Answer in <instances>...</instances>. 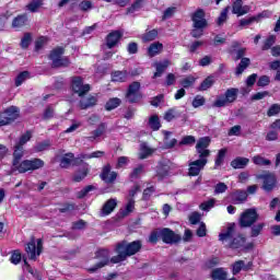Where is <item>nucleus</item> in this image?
I'll use <instances>...</instances> for the list:
<instances>
[{
  "label": "nucleus",
  "instance_id": "obj_1",
  "mask_svg": "<svg viewBox=\"0 0 280 280\" xmlns=\"http://www.w3.org/2000/svg\"><path fill=\"white\" fill-rule=\"evenodd\" d=\"M219 242L226 244L225 248H230V250L247 253V250L255 248V243L246 244V235L242 233L235 235V223H229L226 230L219 234Z\"/></svg>",
  "mask_w": 280,
  "mask_h": 280
},
{
  "label": "nucleus",
  "instance_id": "obj_2",
  "mask_svg": "<svg viewBox=\"0 0 280 280\" xmlns=\"http://www.w3.org/2000/svg\"><path fill=\"white\" fill-rule=\"evenodd\" d=\"M143 248V242L141 240H137L128 243V241L124 240L116 244V256L110 258L112 264H121V261H126L128 257H132L137 255V253H141Z\"/></svg>",
  "mask_w": 280,
  "mask_h": 280
},
{
  "label": "nucleus",
  "instance_id": "obj_3",
  "mask_svg": "<svg viewBox=\"0 0 280 280\" xmlns=\"http://www.w3.org/2000/svg\"><path fill=\"white\" fill-rule=\"evenodd\" d=\"M207 14L203 9H197L191 14L192 30L190 36L192 38H202L205 36V30L209 27V22L206 19Z\"/></svg>",
  "mask_w": 280,
  "mask_h": 280
},
{
  "label": "nucleus",
  "instance_id": "obj_4",
  "mask_svg": "<svg viewBox=\"0 0 280 280\" xmlns=\"http://www.w3.org/2000/svg\"><path fill=\"white\" fill-rule=\"evenodd\" d=\"M65 56V47L57 46L49 52V60H51V69H60V68H67L71 65V60H69V57H62Z\"/></svg>",
  "mask_w": 280,
  "mask_h": 280
},
{
  "label": "nucleus",
  "instance_id": "obj_5",
  "mask_svg": "<svg viewBox=\"0 0 280 280\" xmlns=\"http://www.w3.org/2000/svg\"><path fill=\"white\" fill-rule=\"evenodd\" d=\"M238 93L240 89L237 88L228 89L224 94L217 96V100L213 102L214 108H224L229 104H233L237 101Z\"/></svg>",
  "mask_w": 280,
  "mask_h": 280
},
{
  "label": "nucleus",
  "instance_id": "obj_6",
  "mask_svg": "<svg viewBox=\"0 0 280 280\" xmlns=\"http://www.w3.org/2000/svg\"><path fill=\"white\" fill-rule=\"evenodd\" d=\"M125 100L128 104H139L143 100V93L141 92V82H131L125 93Z\"/></svg>",
  "mask_w": 280,
  "mask_h": 280
},
{
  "label": "nucleus",
  "instance_id": "obj_7",
  "mask_svg": "<svg viewBox=\"0 0 280 280\" xmlns=\"http://www.w3.org/2000/svg\"><path fill=\"white\" fill-rule=\"evenodd\" d=\"M21 117V109L18 106H10L0 113V128L2 126H10V124H14V120Z\"/></svg>",
  "mask_w": 280,
  "mask_h": 280
},
{
  "label": "nucleus",
  "instance_id": "obj_8",
  "mask_svg": "<svg viewBox=\"0 0 280 280\" xmlns=\"http://www.w3.org/2000/svg\"><path fill=\"white\" fill-rule=\"evenodd\" d=\"M45 167V161L38 158L31 160H23L18 167L19 174H27V172H36V170H42Z\"/></svg>",
  "mask_w": 280,
  "mask_h": 280
},
{
  "label": "nucleus",
  "instance_id": "obj_9",
  "mask_svg": "<svg viewBox=\"0 0 280 280\" xmlns=\"http://www.w3.org/2000/svg\"><path fill=\"white\" fill-rule=\"evenodd\" d=\"M259 220V213L257 212V209L249 208L246 209L240 217L238 224L241 229H250L255 222Z\"/></svg>",
  "mask_w": 280,
  "mask_h": 280
},
{
  "label": "nucleus",
  "instance_id": "obj_10",
  "mask_svg": "<svg viewBox=\"0 0 280 280\" xmlns=\"http://www.w3.org/2000/svg\"><path fill=\"white\" fill-rule=\"evenodd\" d=\"M71 91L74 95L79 97H84L89 91H91V84H84V79L80 75H75L71 78Z\"/></svg>",
  "mask_w": 280,
  "mask_h": 280
},
{
  "label": "nucleus",
  "instance_id": "obj_11",
  "mask_svg": "<svg viewBox=\"0 0 280 280\" xmlns=\"http://www.w3.org/2000/svg\"><path fill=\"white\" fill-rule=\"evenodd\" d=\"M95 259H101V261L88 269V272H90L91 275H93V272H97L100 268L108 266V264L110 262V252H108V249H98L95 253Z\"/></svg>",
  "mask_w": 280,
  "mask_h": 280
},
{
  "label": "nucleus",
  "instance_id": "obj_12",
  "mask_svg": "<svg viewBox=\"0 0 280 280\" xmlns=\"http://www.w3.org/2000/svg\"><path fill=\"white\" fill-rule=\"evenodd\" d=\"M161 240L163 244H170L172 246L174 244H180V242H183V236L176 234V232L170 228H162Z\"/></svg>",
  "mask_w": 280,
  "mask_h": 280
},
{
  "label": "nucleus",
  "instance_id": "obj_13",
  "mask_svg": "<svg viewBox=\"0 0 280 280\" xmlns=\"http://www.w3.org/2000/svg\"><path fill=\"white\" fill-rule=\"evenodd\" d=\"M207 163H209V160H196L188 163V176H200V171L205 170L207 166Z\"/></svg>",
  "mask_w": 280,
  "mask_h": 280
},
{
  "label": "nucleus",
  "instance_id": "obj_14",
  "mask_svg": "<svg viewBox=\"0 0 280 280\" xmlns=\"http://www.w3.org/2000/svg\"><path fill=\"white\" fill-rule=\"evenodd\" d=\"M121 38H124V33L121 31H112L110 33H108L105 37L107 49H113L114 47H117V45H119V43L121 42Z\"/></svg>",
  "mask_w": 280,
  "mask_h": 280
},
{
  "label": "nucleus",
  "instance_id": "obj_15",
  "mask_svg": "<svg viewBox=\"0 0 280 280\" xmlns=\"http://www.w3.org/2000/svg\"><path fill=\"white\" fill-rule=\"evenodd\" d=\"M258 178L262 180L264 191L270 192L275 187H277V177L272 174H260Z\"/></svg>",
  "mask_w": 280,
  "mask_h": 280
},
{
  "label": "nucleus",
  "instance_id": "obj_16",
  "mask_svg": "<svg viewBox=\"0 0 280 280\" xmlns=\"http://www.w3.org/2000/svg\"><path fill=\"white\" fill-rule=\"evenodd\" d=\"M110 170H113L110 164H106L100 175L101 179L107 185H113L117 180V172H110Z\"/></svg>",
  "mask_w": 280,
  "mask_h": 280
},
{
  "label": "nucleus",
  "instance_id": "obj_17",
  "mask_svg": "<svg viewBox=\"0 0 280 280\" xmlns=\"http://www.w3.org/2000/svg\"><path fill=\"white\" fill-rule=\"evenodd\" d=\"M25 252L28 255V259L36 260V243L31 242L26 245ZM43 253V240H37V255Z\"/></svg>",
  "mask_w": 280,
  "mask_h": 280
},
{
  "label": "nucleus",
  "instance_id": "obj_18",
  "mask_svg": "<svg viewBox=\"0 0 280 280\" xmlns=\"http://www.w3.org/2000/svg\"><path fill=\"white\" fill-rule=\"evenodd\" d=\"M23 147L21 144H15L14 151H13V160H12V166L11 172L14 174L19 170V165H21V159H23Z\"/></svg>",
  "mask_w": 280,
  "mask_h": 280
},
{
  "label": "nucleus",
  "instance_id": "obj_19",
  "mask_svg": "<svg viewBox=\"0 0 280 280\" xmlns=\"http://www.w3.org/2000/svg\"><path fill=\"white\" fill-rule=\"evenodd\" d=\"M30 23V18L27 16V13H22L15 16L12 20L11 26L13 30H16V32L23 30V27H27Z\"/></svg>",
  "mask_w": 280,
  "mask_h": 280
},
{
  "label": "nucleus",
  "instance_id": "obj_20",
  "mask_svg": "<svg viewBox=\"0 0 280 280\" xmlns=\"http://www.w3.org/2000/svg\"><path fill=\"white\" fill-rule=\"evenodd\" d=\"M268 16L267 11H262L261 13H258L257 15H253L248 19H241L240 20V27H246V25H253V23H259L261 19H266Z\"/></svg>",
  "mask_w": 280,
  "mask_h": 280
},
{
  "label": "nucleus",
  "instance_id": "obj_21",
  "mask_svg": "<svg viewBox=\"0 0 280 280\" xmlns=\"http://www.w3.org/2000/svg\"><path fill=\"white\" fill-rule=\"evenodd\" d=\"M248 7H244L243 0H235L232 4V14H236L237 16H244V14H248Z\"/></svg>",
  "mask_w": 280,
  "mask_h": 280
},
{
  "label": "nucleus",
  "instance_id": "obj_22",
  "mask_svg": "<svg viewBox=\"0 0 280 280\" xmlns=\"http://www.w3.org/2000/svg\"><path fill=\"white\" fill-rule=\"evenodd\" d=\"M91 170L89 168V163H84L82 168H79L72 176L73 183H82L84 178L89 176Z\"/></svg>",
  "mask_w": 280,
  "mask_h": 280
},
{
  "label": "nucleus",
  "instance_id": "obj_23",
  "mask_svg": "<svg viewBox=\"0 0 280 280\" xmlns=\"http://www.w3.org/2000/svg\"><path fill=\"white\" fill-rule=\"evenodd\" d=\"M249 163L250 160L248 158L237 156L231 161L230 165L233 170H246Z\"/></svg>",
  "mask_w": 280,
  "mask_h": 280
},
{
  "label": "nucleus",
  "instance_id": "obj_24",
  "mask_svg": "<svg viewBox=\"0 0 280 280\" xmlns=\"http://www.w3.org/2000/svg\"><path fill=\"white\" fill-rule=\"evenodd\" d=\"M110 75L112 82L124 83L128 81V75H130V73L128 70H115L110 73Z\"/></svg>",
  "mask_w": 280,
  "mask_h": 280
},
{
  "label": "nucleus",
  "instance_id": "obj_25",
  "mask_svg": "<svg viewBox=\"0 0 280 280\" xmlns=\"http://www.w3.org/2000/svg\"><path fill=\"white\" fill-rule=\"evenodd\" d=\"M231 197L234 205H242L248 200V192L245 190H236L231 195Z\"/></svg>",
  "mask_w": 280,
  "mask_h": 280
},
{
  "label": "nucleus",
  "instance_id": "obj_26",
  "mask_svg": "<svg viewBox=\"0 0 280 280\" xmlns=\"http://www.w3.org/2000/svg\"><path fill=\"white\" fill-rule=\"evenodd\" d=\"M93 106H97V97L95 96H89L79 102V108L81 110H88V108H93Z\"/></svg>",
  "mask_w": 280,
  "mask_h": 280
},
{
  "label": "nucleus",
  "instance_id": "obj_27",
  "mask_svg": "<svg viewBox=\"0 0 280 280\" xmlns=\"http://www.w3.org/2000/svg\"><path fill=\"white\" fill-rule=\"evenodd\" d=\"M167 67H170V59H165L163 62H156L155 63V72L153 74V79L161 78L163 73L167 70Z\"/></svg>",
  "mask_w": 280,
  "mask_h": 280
},
{
  "label": "nucleus",
  "instance_id": "obj_28",
  "mask_svg": "<svg viewBox=\"0 0 280 280\" xmlns=\"http://www.w3.org/2000/svg\"><path fill=\"white\" fill-rule=\"evenodd\" d=\"M180 112L178 110V107H172L168 108L163 116V119L165 121H174V119H178L180 117Z\"/></svg>",
  "mask_w": 280,
  "mask_h": 280
},
{
  "label": "nucleus",
  "instance_id": "obj_29",
  "mask_svg": "<svg viewBox=\"0 0 280 280\" xmlns=\"http://www.w3.org/2000/svg\"><path fill=\"white\" fill-rule=\"evenodd\" d=\"M117 207L116 199H108L102 207L103 215H110L113 211H115Z\"/></svg>",
  "mask_w": 280,
  "mask_h": 280
},
{
  "label": "nucleus",
  "instance_id": "obj_30",
  "mask_svg": "<svg viewBox=\"0 0 280 280\" xmlns=\"http://www.w3.org/2000/svg\"><path fill=\"white\" fill-rule=\"evenodd\" d=\"M215 84V77L213 75H208L197 88V91H209Z\"/></svg>",
  "mask_w": 280,
  "mask_h": 280
},
{
  "label": "nucleus",
  "instance_id": "obj_31",
  "mask_svg": "<svg viewBox=\"0 0 280 280\" xmlns=\"http://www.w3.org/2000/svg\"><path fill=\"white\" fill-rule=\"evenodd\" d=\"M248 67H250V58H248V57L242 58L235 69L236 75H242V73H244V71H246V69H248Z\"/></svg>",
  "mask_w": 280,
  "mask_h": 280
},
{
  "label": "nucleus",
  "instance_id": "obj_32",
  "mask_svg": "<svg viewBox=\"0 0 280 280\" xmlns=\"http://www.w3.org/2000/svg\"><path fill=\"white\" fill-rule=\"evenodd\" d=\"M121 106V98L112 97L105 103V110L110 113V110H115V108H119Z\"/></svg>",
  "mask_w": 280,
  "mask_h": 280
},
{
  "label": "nucleus",
  "instance_id": "obj_33",
  "mask_svg": "<svg viewBox=\"0 0 280 280\" xmlns=\"http://www.w3.org/2000/svg\"><path fill=\"white\" fill-rule=\"evenodd\" d=\"M104 132H106V125L102 122L95 130L91 132L92 136L88 137V141H95V139L102 137Z\"/></svg>",
  "mask_w": 280,
  "mask_h": 280
},
{
  "label": "nucleus",
  "instance_id": "obj_34",
  "mask_svg": "<svg viewBox=\"0 0 280 280\" xmlns=\"http://www.w3.org/2000/svg\"><path fill=\"white\" fill-rule=\"evenodd\" d=\"M161 51H163V45L160 42L151 44L148 48L150 58H154V56H158V54H161Z\"/></svg>",
  "mask_w": 280,
  "mask_h": 280
},
{
  "label": "nucleus",
  "instance_id": "obj_35",
  "mask_svg": "<svg viewBox=\"0 0 280 280\" xmlns=\"http://www.w3.org/2000/svg\"><path fill=\"white\" fill-rule=\"evenodd\" d=\"M159 37V30L153 28L142 35L143 43H152V40H156Z\"/></svg>",
  "mask_w": 280,
  "mask_h": 280
},
{
  "label": "nucleus",
  "instance_id": "obj_36",
  "mask_svg": "<svg viewBox=\"0 0 280 280\" xmlns=\"http://www.w3.org/2000/svg\"><path fill=\"white\" fill-rule=\"evenodd\" d=\"M149 127L154 132H156V130H161V119L159 118V115H152L149 118Z\"/></svg>",
  "mask_w": 280,
  "mask_h": 280
},
{
  "label": "nucleus",
  "instance_id": "obj_37",
  "mask_svg": "<svg viewBox=\"0 0 280 280\" xmlns=\"http://www.w3.org/2000/svg\"><path fill=\"white\" fill-rule=\"evenodd\" d=\"M228 273L223 268L213 269L211 272L212 280H226Z\"/></svg>",
  "mask_w": 280,
  "mask_h": 280
},
{
  "label": "nucleus",
  "instance_id": "obj_38",
  "mask_svg": "<svg viewBox=\"0 0 280 280\" xmlns=\"http://www.w3.org/2000/svg\"><path fill=\"white\" fill-rule=\"evenodd\" d=\"M95 189H97V187H95L93 185H88L83 189H81L80 191L77 192V198L79 200H82V199L86 198V196H89V194H91V191H95Z\"/></svg>",
  "mask_w": 280,
  "mask_h": 280
},
{
  "label": "nucleus",
  "instance_id": "obj_39",
  "mask_svg": "<svg viewBox=\"0 0 280 280\" xmlns=\"http://www.w3.org/2000/svg\"><path fill=\"white\" fill-rule=\"evenodd\" d=\"M74 154L69 152L66 153L60 161V167L67 168L69 165L73 164Z\"/></svg>",
  "mask_w": 280,
  "mask_h": 280
},
{
  "label": "nucleus",
  "instance_id": "obj_40",
  "mask_svg": "<svg viewBox=\"0 0 280 280\" xmlns=\"http://www.w3.org/2000/svg\"><path fill=\"white\" fill-rule=\"evenodd\" d=\"M250 228V237H259L261 231L266 228V223L253 224Z\"/></svg>",
  "mask_w": 280,
  "mask_h": 280
},
{
  "label": "nucleus",
  "instance_id": "obj_41",
  "mask_svg": "<svg viewBox=\"0 0 280 280\" xmlns=\"http://www.w3.org/2000/svg\"><path fill=\"white\" fill-rule=\"evenodd\" d=\"M277 43V37L275 35H269L261 46L262 51H268V49H272L273 45Z\"/></svg>",
  "mask_w": 280,
  "mask_h": 280
},
{
  "label": "nucleus",
  "instance_id": "obj_42",
  "mask_svg": "<svg viewBox=\"0 0 280 280\" xmlns=\"http://www.w3.org/2000/svg\"><path fill=\"white\" fill-rule=\"evenodd\" d=\"M232 268V275H240V272H242V270H244L246 272V267H244V260H236L232 264L231 266Z\"/></svg>",
  "mask_w": 280,
  "mask_h": 280
},
{
  "label": "nucleus",
  "instance_id": "obj_43",
  "mask_svg": "<svg viewBox=\"0 0 280 280\" xmlns=\"http://www.w3.org/2000/svg\"><path fill=\"white\" fill-rule=\"evenodd\" d=\"M229 8H230V7H225V8L221 11L220 15L218 16V19H217V25H218L219 27H222V25H224L225 21H229Z\"/></svg>",
  "mask_w": 280,
  "mask_h": 280
},
{
  "label": "nucleus",
  "instance_id": "obj_44",
  "mask_svg": "<svg viewBox=\"0 0 280 280\" xmlns=\"http://www.w3.org/2000/svg\"><path fill=\"white\" fill-rule=\"evenodd\" d=\"M143 170H145V166L143 164H139L129 174V178H131L133 180H137V179L141 178V174H143Z\"/></svg>",
  "mask_w": 280,
  "mask_h": 280
},
{
  "label": "nucleus",
  "instance_id": "obj_45",
  "mask_svg": "<svg viewBox=\"0 0 280 280\" xmlns=\"http://www.w3.org/2000/svg\"><path fill=\"white\" fill-rule=\"evenodd\" d=\"M211 145V138L202 137L198 140L196 144V150H207Z\"/></svg>",
  "mask_w": 280,
  "mask_h": 280
},
{
  "label": "nucleus",
  "instance_id": "obj_46",
  "mask_svg": "<svg viewBox=\"0 0 280 280\" xmlns=\"http://www.w3.org/2000/svg\"><path fill=\"white\" fill-rule=\"evenodd\" d=\"M28 12L36 13L38 12V9L43 8V0H32L27 5H26Z\"/></svg>",
  "mask_w": 280,
  "mask_h": 280
},
{
  "label": "nucleus",
  "instance_id": "obj_47",
  "mask_svg": "<svg viewBox=\"0 0 280 280\" xmlns=\"http://www.w3.org/2000/svg\"><path fill=\"white\" fill-rule=\"evenodd\" d=\"M49 148H51V140H44L42 142H38L34 147V151L35 152H45V150H49Z\"/></svg>",
  "mask_w": 280,
  "mask_h": 280
},
{
  "label": "nucleus",
  "instance_id": "obj_48",
  "mask_svg": "<svg viewBox=\"0 0 280 280\" xmlns=\"http://www.w3.org/2000/svg\"><path fill=\"white\" fill-rule=\"evenodd\" d=\"M30 45H32V33H24V36L20 43V47L21 49H28Z\"/></svg>",
  "mask_w": 280,
  "mask_h": 280
},
{
  "label": "nucleus",
  "instance_id": "obj_49",
  "mask_svg": "<svg viewBox=\"0 0 280 280\" xmlns=\"http://www.w3.org/2000/svg\"><path fill=\"white\" fill-rule=\"evenodd\" d=\"M194 84H196V77L194 75H188L180 80V86H183V89H190Z\"/></svg>",
  "mask_w": 280,
  "mask_h": 280
},
{
  "label": "nucleus",
  "instance_id": "obj_50",
  "mask_svg": "<svg viewBox=\"0 0 280 280\" xmlns=\"http://www.w3.org/2000/svg\"><path fill=\"white\" fill-rule=\"evenodd\" d=\"M225 158H226V149L219 150L218 155L214 161V166L220 167L224 163Z\"/></svg>",
  "mask_w": 280,
  "mask_h": 280
},
{
  "label": "nucleus",
  "instance_id": "obj_51",
  "mask_svg": "<svg viewBox=\"0 0 280 280\" xmlns=\"http://www.w3.org/2000/svg\"><path fill=\"white\" fill-rule=\"evenodd\" d=\"M143 3V0H135V2L127 8L126 14H135V12L141 10V5Z\"/></svg>",
  "mask_w": 280,
  "mask_h": 280
},
{
  "label": "nucleus",
  "instance_id": "obj_52",
  "mask_svg": "<svg viewBox=\"0 0 280 280\" xmlns=\"http://www.w3.org/2000/svg\"><path fill=\"white\" fill-rule=\"evenodd\" d=\"M143 3V0H135V2L127 8L126 14H135V12L141 10V5Z\"/></svg>",
  "mask_w": 280,
  "mask_h": 280
},
{
  "label": "nucleus",
  "instance_id": "obj_53",
  "mask_svg": "<svg viewBox=\"0 0 280 280\" xmlns=\"http://www.w3.org/2000/svg\"><path fill=\"white\" fill-rule=\"evenodd\" d=\"M143 3V0H135V2L127 8L126 14H135V12L141 10V5Z\"/></svg>",
  "mask_w": 280,
  "mask_h": 280
},
{
  "label": "nucleus",
  "instance_id": "obj_54",
  "mask_svg": "<svg viewBox=\"0 0 280 280\" xmlns=\"http://www.w3.org/2000/svg\"><path fill=\"white\" fill-rule=\"evenodd\" d=\"M143 3V0H135V2L127 8L126 14H135V12L141 10V5Z\"/></svg>",
  "mask_w": 280,
  "mask_h": 280
},
{
  "label": "nucleus",
  "instance_id": "obj_55",
  "mask_svg": "<svg viewBox=\"0 0 280 280\" xmlns=\"http://www.w3.org/2000/svg\"><path fill=\"white\" fill-rule=\"evenodd\" d=\"M143 3V0H135V2L127 8L126 14H135V12L141 10V5Z\"/></svg>",
  "mask_w": 280,
  "mask_h": 280
},
{
  "label": "nucleus",
  "instance_id": "obj_56",
  "mask_svg": "<svg viewBox=\"0 0 280 280\" xmlns=\"http://www.w3.org/2000/svg\"><path fill=\"white\" fill-rule=\"evenodd\" d=\"M252 161L254 165H272V162L270 160L265 159L261 155H255Z\"/></svg>",
  "mask_w": 280,
  "mask_h": 280
},
{
  "label": "nucleus",
  "instance_id": "obj_57",
  "mask_svg": "<svg viewBox=\"0 0 280 280\" xmlns=\"http://www.w3.org/2000/svg\"><path fill=\"white\" fill-rule=\"evenodd\" d=\"M30 78V71H22L15 78V86H21Z\"/></svg>",
  "mask_w": 280,
  "mask_h": 280
},
{
  "label": "nucleus",
  "instance_id": "obj_58",
  "mask_svg": "<svg viewBox=\"0 0 280 280\" xmlns=\"http://www.w3.org/2000/svg\"><path fill=\"white\" fill-rule=\"evenodd\" d=\"M159 240H161V229L153 230L149 235L150 244H159Z\"/></svg>",
  "mask_w": 280,
  "mask_h": 280
},
{
  "label": "nucleus",
  "instance_id": "obj_59",
  "mask_svg": "<svg viewBox=\"0 0 280 280\" xmlns=\"http://www.w3.org/2000/svg\"><path fill=\"white\" fill-rule=\"evenodd\" d=\"M207 100L205 96L196 95L192 100V108H200V106H205Z\"/></svg>",
  "mask_w": 280,
  "mask_h": 280
},
{
  "label": "nucleus",
  "instance_id": "obj_60",
  "mask_svg": "<svg viewBox=\"0 0 280 280\" xmlns=\"http://www.w3.org/2000/svg\"><path fill=\"white\" fill-rule=\"evenodd\" d=\"M32 140V131L27 130L24 135L20 137L18 145H21L22 148L27 143V141Z\"/></svg>",
  "mask_w": 280,
  "mask_h": 280
},
{
  "label": "nucleus",
  "instance_id": "obj_61",
  "mask_svg": "<svg viewBox=\"0 0 280 280\" xmlns=\"http://www.w3.org/2000/svg\"><path fill=\"white\" fill-rule=\"evenodd\" d=\"M79 9L81 12H89V10H93V2L90 0H83L79 3Z\"/></svg>",
  "mask_w": 280,
  "mask_h": 280
},
{
  "label": "nucleus",
  "instance_id": "obj_62",
  "mask_svg": "<svg viewBox=\"0 0 280 280\" xmlns=\"http://www.w3.org/2000/svg\"><path fill=\"white\" fill-rule=\"evenodd\" d=\"M135 211V199H128L126 209L122 211V215H129V213H132Z\"/></svg>",
  "mask_w": 280,
  "mask_h": 280
},
{
  "label": "nucleus",
  "instance_id": "obj_63",
  "mask_svg": "<svg viewBox=\"0 0 280 280\" xmlns=\"http://www.w3.org/2000/svg\"><path fill=\"white\" fill-rule=\"evenodd\" d=\"M280 113V105L279 104H272L269 109L267 110L268 117H275V115H279Z\"/></svg>",
  "mask_w": 280,
  "mask_h": 280
},
{
  "label": "nucleus",
  "instance_id": "obj_64",
  "mask_svg": "<svg viewBox=\"0 0 280 280\" xmlns=\"http://www.w3.org/2000/svg\"><path fill=\"white\" fill-rule=\"evenodd\" d=\"M154 191H156L154 186H150V187L145 188L142 192V200H150V198L154 194Z\"/></svg>",
  "mask_w": 280,
  "mask_h": 280
}]
</instances>
